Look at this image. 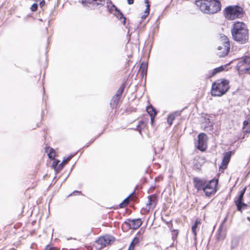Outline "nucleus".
<instances>
[{
    "label": "nucleus",
    "instance_id": "obj_5",
    "mask_svg": "<svg viewBox=\"0 0 250 250\" xmlns=\"http://www.w3.org/2000/svg\"><path fill=\"white\" fill-rule=\"evenodd\" d=\"M245 14L243 9L240 6L230 5L224 10V15L228 20H234L242 18Z\"/></svg>",
    "mask_w": 250,
    "mask_h": 250
},
{
    "label": "nucleus",
    "instance_id": "obj_24",
    "mask_svg": "<svg viewBox=\"0 0 250 250\" xmlns=\"http://www.w3.org/2000/svg\"><path fill=\"white\" fill-rule=\"evenodd\" d=\"M147 69V63L146 62H143L141 63L140 67L139 69V71L141 72V74L144 75H146Z\"/></svg>",
    "mask_w": 250,
    "mask_h": 250
},
{
    "label": "nucleus",
    "instance_id": "obj_12",
    "mask_svg": "<svg viewBox=\"0 0 250 250\" xmlns=\"http://www.w3.org/2000/svg\"><path fill=\"white\" fill-rule=\"evenodd\" d=\"M232 153V151H229L224 154L222 161L219 166V170H221L222 172H223L224 170L227 169L228 165L230 160Z\"/></svg>",
    "mask_w": 250,
    "mask_h": 250
},
{
    "label": "nucleus",
    "instance_id": "obj_38",
    "mask_svg": "<svg viewBox=\"0 0 250 250\" xmlns=\"http://www.w3.org/2000/svg\"><path fill=\"white\" fill-rule=\"evenodd\" d=\"M172 239L174 240L176 239L177 237V236L178 235V231L177 230L173 229L172 230Z\"/></svg>",
    "mask_w": 250,
    "mask_h": 250
},
{
    "label": "nucleus",
    "instance_id": "obj_44",
    "mask_svg": "<svg viewBox=\"0 0 250 250\" xmlns=\"http://www.w3.org/2000/svg\"><path fill=\"white\" fill-rule=\"evenodd\" d=\"M94 141H92L90 144H92V143H93Z\"/></svg>",
    "mask_w": 250,
    "mask_h": 250
},
{
    "label": "nucleus",
    "instance_id": "obj_11",
    "mask_svg": "<svg viewBox=\"0 0 250 250\" xmlns=\"http://www.w3.org/2000/svg\"><path fill=\"white\" fill-rule=\"evenodd\" d=\"M111 240L108 235L99 237L96 241V243L99 246V249H102L110 244Z\"/></svg>",
    "mask_w": 250,
    "mask_h": 250
},
{
    "label": "nucleus",
    "instance_id": "obj_26",
    "mask_svg": "<svg viewBox=\"0 0 250 250\" xmlns=\"http://www.w3.org/2000/svg\"><path fill=\"white\" fill-rule=\"evenodd\" d=\"M201 224V220L200 219H196L195 220V223L194 225L192 227V232L194 234V236H196L197 232L196 229L198 227V226Z\"/></svg>",
    "mask_w": 250,
    "mask_h": 250
},
{
    "label": "nucleus",
    "instance_id": "obj_43",
    "mask_svg": "<svg viewBox=\"0 0 250 250\" xmlns=\"http://www.w3.org/2000/svg\"><path fill=\"white\" fill-rule=\"evenodd\" d=\"M154 188H153L152 189V190H151V188H150V189H149V191L150 190H151L150 192H152V190H154Z\"/></svg>",
    "mask_w": 250,
    "mask_h": 250
},
{
    "label": "nucleus",
    "instance_id": "obj_25",
    "mask_svg": "<svg viewBox=\"0 0 250 250\" xmlns=\"http://www.w3.org/2000/svg\"><path fill=\"white\" fill-rule=\"evenodd\" d=\"M205 160V158L201 156H197L194 159V162H196L195 165L197 167H201L202 164L204 163Z\"/></svg>",
    "mask_w": 250,
    "mask_h": 250
},
{
    "label": "nucleus",
    "instance_id": "obj_16",
    "mask_svg": "<svg viewBox=\"0 0 250 250\" xmlns=\"http://www.w3.org/2000/svg\"><path fill=\"white\" fill-rule=\"evenodd\" d=\"M113 10H115V12L114 13V15L120 21L121 23H122L124 25H125L126 18L124 16L123 14L120 12V11L116 9V8L114 5H111V8L109 9V12L111 13Z\"/></svg>",
    "mask_w": 250,
    "mask_h": 250
},
{
    "label": "nucleus",
    "instance_id": "obj_1",
    "mask_svg": "<svg viewBox=\"0 0 250 250\" xmlns=\"http://www.w3.org/2000/svg\"><path fill=\"white\" fill-rule=\"evenodd\" d=\"M231 34L232 39L240 44H245L249 40V29L247 24L243 21H236L232 24Z\"/></svg>",
    "mask_w": 250,
    "mask_h": 250
},
{
    "label": "nucleus",
    "instance_id": "obj_21",
    "mask_svg": "<svg viewBox=\"0 0 250 250\" xmlns=\"http://www.w3.org/2000/svg\"><path fill=\"white\" fill-rule=\"evenodd\" d=\"M83 1L96 6H103L105 3V0H83Z\"/></svg>",
    "mask_w": 250,
    "mask_h": 250
},
{
    "label": "nucleus",
    "instance_id": "obj_36",
    "mask_svg": "<svg viewBox=\"0 0 250 250\" xmlns=\"http://www.w3.org/2000/svg\"><path fill=\"white\" fill-rule=\"evenodd\" d=\"M64 166L65 165L62 162L60 164L59 163L56 172L57 173H59L63 169Z\"/></svg>",
    "mask_w": 250,
    "mask_h": 250
},
{
    "label": "nucleus",
    "instance_id": "obj_27",
    "mask_svg": "<svg viewBox=\"0 0 250 250\" xmlns=\"http://www.w3.org/2000/svg\"><path fill=\"white\" fill-rule=\"evenodd\" d=\"M139 242L140 240L139 238L137 237H134V239L131 241L128 247V249L134 250L135 247L139 244Z\"/></svg>",
    "mask_w": 250,
    "mask_h": 250
},
{
    "label": "nucleus",
    "instance_id": "obj_22",
    "mask_svg": "<svg viewBox=\"0 0 250 250\" xmlns=\"http://www.w3.org/2000/svg\"><path fill=\"white\" fill-rule=\"evenodd\" d=\"M132 194H130L127 198H126L120 204V208H124L126 207L130 203V201L133 200Z\"/></svg>",
    "mask_w": 250,
    "mask_h": 250
},
{
    "label": "nucleus",
    "instance_id": "obj_3",
    "mask_svg": "<svg viewBox=\"0 0 250 250\" xmlns=\"http://www.w3.org/2000/svg\"><path fill=\"white\" fill-rule=\"evenodd\" d=\"M229 89V81L225 79H220L212 83L210 93L213 96L220 97L225 94Z\"/></svg>",
    "mask_w": 250,
    "mask_h": 250
},
{
    "label": "nucleus",
    "instance_id": "obj_29",
    "mask_svg": "<svg viewBox=\"0 0 250 250\" xmlns=\"http://www.w3.org/2000/svg\"><path fill=\"white\" fill-rule=\"evenodd\" d=\"M146 121L144 120L140 121L137 126V130L141 132V131L146 127Z\"/></svg>",
    "mask_w": 250,
    "mask_h": 250
},
{
    "label": "nucleus",
    "instance_id": "obj_40",
    "mask_svg": "<svg viewBox=\"0 0 250 250\" xmlns=\"http://www.w3.org/2000/svg\"><path fill=\"white\" fill-rule=\"evenodd\" d=\"M82 193L81 191L75 190L74 192H73L72 193H71V194H70L69 195V196H72V195H82Z\"/></svg>",
    "mask_w": 250,
    "mask_h": 250
},
{
    "label": "nucleus",
    "instance_id": "obj_4",
    "mask_svg": "<svg viewBox=\"0 0 250 250\" xmlns=\"http://www.w3.org/2000/svg\"><path fill=\"white\" fill-rule=\"evenodd\" d=\"M230 43L229 39L226 35L220 36L218 45L216 50V54L219 58L227 56L230 51Z\"/></svg>",
    "mask_w": 250,
    "mask_h": 250
},
{
    "label": "nucleus",
    "instance_id": "obj_31",
    "mask_svg": "<svg viewBox=\"0 0 250 250\" xmlns=\"http://www.w3.org/2000/svg\"><path fill=\"white\" fill-rule=\"evenodd\" d=\"M125 83H123L120 87V88H119V89L118 90V91H117L116 94L115 95V96H116V97H118L119 98H121V97L125 89Z\"/></svg>",
    "mask_w": 250,
    "mask_h": 250
},
{
    "label": "nucleus",
    "instance_id": "obj_33",
    "mask_svg": "<svg viewBox=\"0 0 250 250\" xmlns=\"http://www.w3.org/2000/svg\"><path fill=\"white\" fill-rule=\"evenodd\" d=\"M120 98L114 96L111 101V104L113 106H116L120 101Z\"/></svg>",
    "mask_w": 250,
    "mask_h": 250
},
{
    "label": "nucleus",
    "instance_id": "obj_6",
    "mask_svg": "<svg viewBox=\"0 0 250 250\" xmlns=\"http://www.w3.org/2000/svg\"><path fill=\"white\" fill-rule=\"evenodd\" d=\"M147 202L145 206L143 207L141 209L142 214H146L150 210L154 209L158 201V196L156 194H152L147 197Z\"/></svg>",
    "mask_w": 250,
    "mask_h": 250
},
{
    "label": "nucleus",
    "instance_id": "obj_13",
    "mask_svg": "<svg viewBox=\"0 0 250 250\" xmlns=\"http://www.w3.org/2000/svg\"><path fill=\"white\" fill-rule=\"evenodd\" d=\"M130 229H137L140 228L143 224V221L140 218L135 219H128L125 222Z\"/></svg>",
    "mask_w": 250,
    "mask_h": 250
},
{
    "label": "nucleus",
    "instance_id": "obj_42",
    "mask_svg": "<svg viewBox=\"0 0 250 250\" xmlns=\"http://www.w3.org/2000/svg\"><path fill=\"white\" fill-rule=\"evenodd\" d=\"M127 0V3L129 4H132L134 3V0Z\"/></svg>",
    "mask_w": 250,
    "mask_h": 250
},
{
    "label": "nucleus",
    "instance_id": "obj_17",
    "mask_svg": "<svg viewBox=\"0 0 250 250\" xmlns=\"http://www.w3.org/2000/svg\"><path fill=\"white\" fill-rule=\"evenodd\" d=\"M146 111L150 117L151 124L153 125L154 123L155 117L157 114V112L151 104L148 105L146 107Z\"/></svg>",
    "mask_w": 250,
    "mask_h": 250
},
{
    "label": "nucleus",
    "instance_id": "obj_30",
    "mask_svg": "<svg viewBox=\"0 0 250 250\" xmlns=\"http://www.w3.org/2000/svg\"><path fill=\"white\" fill-rule=\"evenodd\" d=\"M239 242L240 239L239 238L235 237L233 238L231 241V249H234L236 248L239 244Z\"/></svg>",
    "mask_w": 250,
    "mask_h": 250
},
{
    "label": "nucleus",
    "instance_id": "obj_35",
    "mask_svg": "<svg viewBox=\"0 0 250 250\" xmlns=\"http://www.w3.org/2000/svg\"><path fill=\"white\" fill-rule=\"evenodd\" d=\"M44 250H60V249L54 247L53 245H47L45 246Z\"/></svg>",
    "mask_w": 250,
    "mask_h": 250
},
{
    "label": "nucleus",
    "instance_id": "obj_39",
    "mask_svg": "<svg viewBox=\"0 0 250 250\" xmlns=\"http://www.w3.org/2000/svg\"><path fill=\"white\" fill-rule=\"evenodd\" d=\"M72 156H70L68 157H67L65 159H64L62 161V163L64 165H65L66 164H67L68 163V162L71 159Z\"/></svg>",
    "mask_w": 250,
    "mask_h": 250
},
{
    "label": "nucleus",
    "instance_id": "obj_28",
    "mask_svg": "<svg viewBox=\"0 0 250 250\" xmlns=\"http://www.w3.org/2000/svg\"><path fill=\"white\" fill-rule=\"evenodd\" d=\"M177 114L175 113L170 114L167 118V122L169 126H171L172 125L173 121L175 120Z\"/></svg>",
    "mask_w": 250,
    "mask_h": 250
},
{
    "label": "nucleus",
    "instance_id": "obj_7",
    "mask_svg": "<svg viewBox=\"0 0 250 250\" xmlns=\"http://www.w3.org/2000/svg\"><path fill=\"white\" fill-rule=\"evenodd\" d=\"M218 180L212 179L206 182L203 191L207 197L214 195L217 191Z\"/></svg>",
    "mask_w": 250,
    "mask_h": 250
},
{
    "label": "nucleus",
    "instance_id": "obj_2",
    "mask_svg": "<svg viewBox=\"0 0 250 250\" xmlns=\"http://www.w3.org/2000/svg\"><path fill=\"white\" fill-rule=\"evenodd\" d=\"M195 4L204 14L213 15L221 9V3L219 0H196Z\"/></svg>",
    "mask_w": 250,
    "mask_h": 250
},
{
    "label": "nucleus",
    "instance_id": "obj_32",
    "mask_svg": "<svg viewBox=\"0 0 250 250\" xmlns=\"http://www.w3.org/2000/svg\"><path fill=\"white\" fill-rule=\"evenodd\" d=\"M226 237L225 234L223 232L222 229H219L218 230V234L217 235V239L218 241L223 240Z\"/></svg>",
    "mask_w": 250,
    "mask_h": 250
},
{
    "label": "nucleus",
    "instance_id": "obj_15",
    "mask_svg": "<svg viewBox=\"0 0 250 250\" xmlns=\"http://www.w3.org/2000/svg\"><path fill=\"white\" fill-rule=\"evenodd\" d=\"M206 181L198 177H194L193 178V183L195 188L197 191L203 190L205 187Z\"/></svg>",
    "mask_w": 250,
    "mask_h": 250
},
{
    "label": "nucleus",
    "instance_id": "obj_23",
    "mask_svg": "<svg viewBox=\"0 0 250 250\" xmlns=\"http://www.w3.org/2000/svg\"><path fill=\"white\" fill-rule=\"evenodd\" d=\"M145 2L146 7L144 11V14L142 16V19H146V18L148 16L150 12V4L149 0H145Z\"/></svg>",
    "mask_w": 250,
    "mask_h": 250
},
{
    "label": "nucleus",
    "instance_id": "obj_19",
    "mask_svg": "<svg viewBox=\"0 0 250 250\" xmlns=\"http://www.w3.org/2000/svg\"><path fill=\"white\" fill-rule=\"evenodd\" d=\"M204 125V129L207 131L213 130V124L210 123L208 118H205L204 121L202 123Z\"/></svg>",
    "mask_w": 250,
    "mask_h": 250
},
{
    "label": "nucleus",
    "instance_id": "obj_10",
    "mask_svg": "<svg viewBox=\"0 0 250 250\" xmlns=\"http://www.w3.org/2000/svg\"><path fill=\"white\" fill-rule=\"evenodd\" d=\"M246 190V188L245 187L239 192L238 197L234 200V203L237 207V210L241 212H242V209L243 208H245L247 207V204L243 202L244 195Z\"/></svg>",
    "mask_w": 250,
    "mask_h": 250
},
{
    "label": "nucleus",
    "instance_id": "obj_14",
    "mask_svg": "<svg viewBox=\"0 0 250 250\" xmlns=\"http://www.w3.org/2000/svg\"><path fill=\"white\" fill-rule=\"evenodd\" d=\"M230 63V62L213 69V70H211L209 74V77H214L216 74L221 73L223 71H228L230 68V67H229Z\"/></svg>",
    "mask_w": 250,
    "mask_h": 250
},
{
    "label": "nucleus",
    "instance_id": "obj_34",
    "mask_svg": "<svg viewBox=\"0 0 250 250\" xmlns=\"http://www.w3.org/2000/svg\"><path fill=\"white\" fill-rule=\"evenodd\" d=\"M53 160V162L51 164V167L52 168H53L55 170V171H56L58 165L59 163H60V161L56 159L55 158L54 159H52Z\"/></svg>",
    "mask_w": 250,
    "mask_h": 250
},
{
    "label": "nucleus",
    "instance_id": "obj_41",
    "mask_svg": "<svg viewBox=\"0 0 250 250\" xmlns=\"http://www.w3.org/2000/svg\"><path fill=\"white\" fill-rule=\"evenodd\" d=\"M40 2L39 3V6L41 8H42L45 5V0H40Z\"/></svg>",
    "mask_w": 250,
    "mask_h": 250
},
{
    "label": "nucleus",
    "instance_id": "obj_8",
    "mask_svg": "<svg viewBox=\"0 0 250 250\" xmlns=\"http://www.w3.org/2000/svg\"><path fill=\"white\" fill-rule=\"evenodd\" d=\"M237 69L239 72L250 74V56H246L239 62Z\"/></svg>",
    "mask_w": 250,
    "mask_h": 250
},
{
    "label": "nucleus",
    "instance_id": "obj_20",
    "mask_svg": "<svg viewBox=\"0 0 250 250\" xmlns=\"http://www.w3.org/2000/svg\"><path fill=\"white\" fill-rule=\"evenodd\" d=\"M45 152L47 153L48 157L50 159H54L56 156V151L52 147H46Z\"/></svg>",
    "mask_w": 250,
    "mask_h": 250
},
{
    "label": "nucleus",
    "instance_id": "obj_18",
    "mask_svg": "<svg viewBox=\"0 0 250 250\" xmlns=\"http://www.w3.org/2000/svg\"><path fill=\"white\" fill-rule=\"evenodd\" d=\"M243 131L245 134L250 133V115L243 122Z\"/></svg>",
    "mask_w": 250,
    "mask_h": 250
},
{
    "label": "nucleus",
    "instance_id": "obj_37",
    "mask_svg": "<svg viewBox=\"0 0 250 250\" xmlns=\"http://www.w3.org/2000/svg\"><path fill=\"white\" fill-rule=\"evenodd\" d=\"M38 5L37 3H33L30 7V9L32 12H36L37 11Z\"/></svg>",
    "mask_w": 250,
    "mask_h": 250
},
{
    "label": "nucleus",
    "instance_id": "obj_9",
    "mask_svg": "<svg viewBox=\"0 0 250 250\" xmlns=\"http://www.w3.org/2000/svg\"><path fill=\"white\" fill-rule=\"evenodd\" d=\"M196 147L202 152L205 151L208 147V136L204 133H201L198 135Z\"/></svg>",
    "mask_w": 250,
    "mask_h": 250
}]
</instances>
